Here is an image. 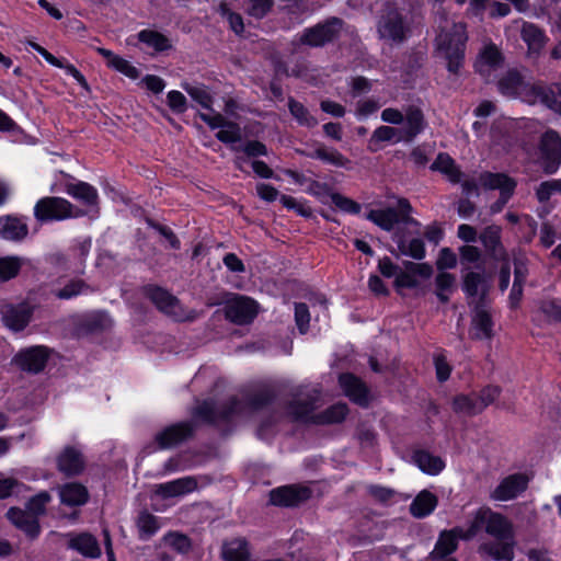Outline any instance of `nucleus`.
I'll return each mask as SVG.
<instances>
[{"mask_svg":"<svg viewBox=\"0 0 561 561\" xmlns=\"http://www.w3.org/2000/svg\"><path fill=\"white\" fill-rule=\"evenodd\" d=\"M503 55L494 44H489L479 53L474 62L476 71L489 79L493 71L503 65Z\"/></svg>","mask_w":561,"mask_h":561,"instance_id":"4be33fe9","label":"nucleus"},{"mask_svg":"<svg viewBox=\"0 0 561 561\" xmlns=\"http://www.w3.org/2000/svg\"><path fill=\"white\" fill-rule=\"evenodd\" d=\"M356 437L364 448H371L376 445L377 434L376 432L365 423H360L356 428Z\"/></svg>","mask_w":561,"mask_h":561,"instance_id":"e2e57ef3","label":"nucleus"},{"mask_svg":"<svg viewBox=\"0 0 561 561\" xmlns=\"http://www.w3.org/2000/svg\"><path fill=\"white\" fill-rule=\"evenodd\" d=\"M386 141H403V139H401L400 129L391 126H379L374 130L369 144L373 145ZM369 149L370 151H376L371 146H369Z\"/></svg>","mask_w":561,"mask_h":561,"instance_id":"3c124183","label":"nucleus"},{"mask_svg":"<svg viewBox=\"0 0 561 561\" xmlns=\"http://www.w3.org/2000/svg\"><path fill=\"white\" fill-rule=\"evenodd\" d=\"M379 39L390 45H403L412 35V24L405 9L396 0L386 1L379 10L377 23Z\"/></svg>","mask_w":561,"mask_h":561,"instance_id":"f257e3e1","label":"nucleus"},{"mask_svg":"<svg viewBox=\"0 0 561 561\" xmlns=\"http://www.w3.org/2000/svg\"><path fill=\"white\" fill-rule=\"evenodd\" d=\"M259 305L245 296H234L226 301L225 317L230 322L244 325L251 323L257 314Z\"/></svg>","mask_w":561,"mask_h":561,"instance_id":"1a4fd4ad","label":"nucleus"},{"mask_svg":"<svg viewBox=\"0 0 561 561\" xmlns=\"http://www.w3.org/2000/svg\"><path fill=\"white\" fill-rule=\"evenodd\" d=\"M515 546V538H492L479 545L478 553L483 561H513Z\"/></svg>","mask_w":561,"mask_h":561,"instance_id":"9b49d317","label":"nucleus"},{"mask_svg":"<svg viewBox=\"0 0 561 561\" xmlns=\"http://www.w3.org/2000/svg\"><path fill=\"white\" fill-rule=\"evenodd\" d=\"M66 192L68 195L80 201L87 206H92L99 210V195L98 191L87 182L68 183L66 184Z\"/></svg>","mask_w":561,"mask_h":561,"instance_id":"473e14b6","label":"nucleus"},{"mask_svg":"<svg viewBox=\"0 0 561 561\" xmlns=\"http://www.w3.org/2000/svg\"><path fill=\"white\" fill-rule=\"evenodd\" d=\"M558 95H561V87L559 84L546 85L534 83L527 88L526 101L529 103L539 101L561 116V101L558 100Z\"/></svg>","mask_w":561,"mask_h":561,"instance_id":"2eb2a0df","label":"nucleus"},{"mask_svg":"<svg viewBox=\"0 0 561 561\" xmlns=\"http://www.w3.org/2000/svg\"><path fill=\"white\" fill-rule=\"evenodd\" d=\"M142 294L157 307L159 311L175 321H194L198 317L197 311L193 309L186 310L178 297L163 287L146 285L142 287Z\"/></svg>","mask_w":561,"mask_h":561,"instance_id":"7ed1b4c3","label":"nucleus"},{"mask_svg":"<svg viewBox=\"0 0 561 561\" xmlns=\"http://www.w3.org/2000/svg\"><path fill=\"white\" fill-rule=\"evenodd\" d=\"M462 289L469 299H473V301H468L469 306L489 302L488 295L491 283L484 273L468 272L462 277Z\"/></svg>","mask_w":561,"mask_h":561,"instance_id":"ddd939ff","label":"nucleus"},{"mask_svg":"<svg viewBox=\"0 0 561 561\" xmlns=\"http://www.w3.org/2000/svg\"><path fill=\"white\" fill-rule=\"evenodd\" d=\"M195 427L191 421L175 423L157 433L154 440L161 449L172 448L192 438Z\"/></svg>","mask_w":561,"mask_h":561,"instance_id":"f8f14e48","label":"nucleus"},{"mask_svg":"<svg viewBox=\"0 0 561 561\" xmlns=\"http://www.w3.org/2000/svg\"><path fill=\"white\" fill-rule=\"evenodd\" d=\"M8 519L20 530L24 531L30 538L34 539L41 531V525L37 518L26 510L11 507L7 512Z\"/></svg>","mask_w":561,"mask_h":561,"instance_id":"393cba45","label":"nucleus"},{"mask_svg":"<svg viewBox=\"0 0 561 561\" xmlns=\"http://www.w3.org/2000/svg\"><path fill=\"white\" fill-rule=\"evenodd\" d=\"M197 481L192 477L178 479L157 486V494L163 497L179 496L196 490Z\"/></svg>","mask_w":561,"mask_h":561,"instance_id":"4c0bfd02","label":"nucleus"},{"mask_svg":"<svg viewBox=\"0 0 561 561\" xmlns=\"http://www.w3.org/2000/svg\"><path fill=\"white\" fill-rule=\"evenodd\" d=\"M461 527H455L450 530H443L439 534L438 540L431 552L430 558L433 561L445 559L447 556L456 551L458 540L461 539Z\"/></svg>","mask_w":561,"mask_h":561,"instance_id":"a878e982","label":"nucleus"},{"mask_svg":"<svg viewBox=\"0 0 561 561\" xmlns=\"http://www.w3.org/2000/svg\"><path fill=\"white\" fill-rule=\"evenodd\" d=\"M35 307L27 301L20 304L5 302L1 307V321L13 332L23 331L32 320Z\"/></svg>","mask_w":561,"mask_h":561,"instance_id":"6e6552de","label":"nucleus"},{"mask_svg":"<svg viewBox=\"0 0 561 561\" xmlns=\"http://www.w3.org/2000/svg\"><path fill=\"white\" fill-rule=\"evenodd\" d=\"M50 500V494L47 491H42L27 501L26 511L38 519L39 516L46 513V505Z\"/></svg>","mask_w":561,"mask_h":561,"instance_id":"864d4df0","label":"nucleus"},{"mask_svg":"<svg viewBox=\"0 0 561 561\" xmlns=\"http://www.w3.org/2000/svg\"><path fill=\"white\" fill-rule=\"evenodd\" d=\"M457 265V256L450 248H443L438 253V257L436 260V267L439 273L445 272V270L454 268Z\"/></svg>","mask_w":561,"mask_h":561,"instance_id":"338daca9","label":"nucleus"},{"mask_svg":"<svg viewBox=\"0 0 561 561\" xmlns=\"http://www.w3.org/2000/svg\"><path fill=\"white\" fill-rule=\"evenodd\" d=\"M274 398L275 393L272 389L263 388L252 393L248 398V403L253 410H259L270 404L274 400Z\"/></svg>","mask_w":561,"mask_h":561,"instance_id":"13d9d810","label":"nucleus"},{"mask_svg":"<svg viewBox=\"0 0 561 561\" xmlns=\"http://www.w3.org/2000/svg\"><path fill=\"white\" fill-rule=\"evenodd\" d=\"M60 501L68 506H80L88 502L89 492L87 488L77 482L64 484L59 489Z\"/></svg>","mask_w":561,"mask_h":561,"instance_id":"72a5a7b5","label":"nucleus"},{"mask_svg":"<svg viewBox=\"0 0 561 561\" xmlns=\"http://www.w3.org/2000/svg\"><path fill=\"white\" fill-rule=\"evenodd\" d=\"M435 294L442 304L449 301V294L456 288V276L448 272L438 273L435 277Z\"/></svg>","mask_w":561,"mask_h":561,"instance_id":"a18cd8bd","label":"nucleus"},{"mask_svg":"<svg viewBox=\"0 0 561 561\" xmlns=\"http://www.w3.org/2000/svg\"><path fill=\"white\" fill-rule=\"evenodd\" d=\"M528 477L525 473H513L504 478L492 491L494 501H510L516 499L528 486Z\"/></svg>","mask_w":561,"mask_h":561,"instance_id":"a211bd4d","label":"nucleus"},{"mask_svg":"<svg viewBox=\"0 0 561 561\" xmlns=\"http://www.w3.org/2000/svg\"><path fill=\"white\" fill-rule=\"evenodd\" d=\"M339 383L345 396H347L353 402L360 407H368V389L359 378L348 373L341 374L339 377Z\"/></svg>","mask_w":561,"mask_h":561,"instance_id":"b1692460","label":"nucleus"},{"mask_svg":"<svg viewBox=\"0 0 561 561\" xmlns=\"http://www.w3.org/2000/svg\"><path fill=\"white\" fill-rule=\"evenodd\" d=\"M311 495V491L306 486L285 485L273 489L270 492V502L276 506H298L307 501Z\"/></svg>","mask_w":561,"mask_h":561,"instance_id":"f3484780","label":"nucleus"},{"mask_svg":"<svg viewBox=\"0 0 561 561\" xmlns=\"http://www.w3.org/2000/svg\"><path fill=\"white\" fill-rule=\"evenodd\" d=\"M404 127L400 129L401 139L411 142L426 127V119L423 111L415 105H409L404 108L403 115Z\"/></svg>","mask_w":561,"mask_h":561,"instance_id":"aec40b11","label":"nucleus"},{"mask_svg":"<svg viewBox=\"0 0 561 561\" xmlns=\"http://www.w3.org/2000/svg\"><path fill=\"white\" fill-rule=\"evenodd\" d=\"M490 507H480L472 516L468 529L461 528V539L469 540L477 536L481 530L486 533Z\"/></svg>","mask_w":561,"mask_h":561,"instance_id":"37998d69","label":"nucleus"},{"mask_svg":"<svg viewBox=\"0 0 561 561\" xmlns=\"http://www.w3.org/2000/svg\"><path fill=\"white\" fill-rule=\"evenodd\" d=\"M501 388L499 386L489 385L484 387L477 397L479 405L483 411L486 407L492 404L501 394Z\"/></svg>","mask_w":561,"mask_h":561,"instance_id":"0e129e2a","label":"nucleus"},{"mask_svg":"<svg viewBox=\"0 0 561 561\" xmlns=\"http://www.w3.org/2000/svg\"><path fill=\"white\" fill-rule=\"evenodd\" d=\"M437 504V496L428 490H423L410 504V513L415 518H424L435 510Z\"/></svg>","mask_w":561,"mask_h":561,"instance_id":"e433bc0d","label":"nucleus"},{"mask_svg":"<svg viewBox=\"0 0 561 561\" xmlns=\"http://www.w3.org/2000/svg\"><path fill=\"white\" fill-rule=\"evenodd\" d=\"M182 87L185 92L204 108H211L213 98L204 85L184 83Z\"/></svg>","mask_w":561,"mask_h":561,"instance_id":"5fc2aeb1","label":"nucleus"},{"mask_svg":"<svg viewBox=\"0 0 561 561\" xmlns=\"http://www.w3.org/2000/svg\"><path fill=\"white\" fill-rule=\"evenodd\" d=\"M330 197L332 199V203L342 211L348 213V214H359L362 206L357 202L343 196L340 193H330Z\"/></svg>","mask_w":561,"mask_h":561,"instance_id":"bf43d9fd","label":"nucleus"},{"mask_svg":"<svg viewBox=\"0 0 561 561\" xmlns=\"http://www.w3.org/2000/svg\"><path fill=\"white\" fill-rule=\"evenodd\" d=\"M522 38L528 45L530 53L539 54L546 44L545 33L533 23H524L522 27Z\"/></svg>","mask_w":561,"mask_h":561,"instance_id":"a19ab883","label":"nucleus"},{"mask_svg":"<svg viewBox=\"0 0 561 561\" xmlns=\"http://www.w3.org/2000/svg\"><path fill=\"white\" fill-rule=\"evenodd\" d=\"M220 554L224 561H250L249 541L241 537L226 540L222 542Z\"/></svg>","mask_w":561,"mask_h":561,"instance_id":"cd10ccee","label":"nucleus"},{"mask_svg":"<svg viewBox=\"0 0 561 561\" xmlns=\"http://www.w3.org/2000/svg\"><path fill=\"white\" fill-rule=\"evenodd\" d=\"M344 21L336 16H331L311 27L304 30L299 37V44L312 48L323 47L339 38L343 30Z\"/></svg>","mask_w":561,"mask_h":561,"instance_id":"20e7f679","label":"nucleus"},{"mask_svg":"<svg viewBox=\"0 0 561 561\" xmlns=\"http://www.w3.org/2000/svg\"><path fill=\"white\" fill-rule=\"evenodd\" d=\"M290 394L291 400L286 409L294 420H302L316 409V402L319 397L317 391L306 392L304 387H297Z\"/></svg>","mask_w":561,"mask_h":561,"instance_id":"dca6fc26","label":"nucleus"},{"mask_svg":"<svg viewBox=\"0 0 561 561\" xmlns=\"http://www.w3.org/2000/svg\"><path fill=\"white\" fill-rule=\"evenodd\" d=\"M57 469L67 478L81 474L85 462L81 451L73 446H67L57 456Z\"/></svg>","mask_w":561,"mask_h":561,"instance_id":"6ab92c4d","label":"nucleus"},{"mask_svg":"<svg viewBox=\"0 0 561 561\" xmlns=\"http://www.w3.org/2000/svg\"><path fill=\"white\" fill-rule=\"evenodd\" d=\"M468 41L465 23H453L451 26L442 28L436 36V46L447 60L449 72L457 75L465 59L466 44Z\"/></svg>","mask_w":561,"mask_h":561,"instance_id":"f03ea898","label":"nucleus"},{"mask_svg":"<svg viewBox=\"0 0 561 561\" xmlns=\"http://www.w3.org/2000/svg\"><path fill=\"white\" fill-rule=\"evenodd\" d=\"M24 260L20 256L0 257V282H8L16 277L23 266Z\"/></svg>","mask_w":561,"mask_h":561,"instance_id":"8fccbe9b","label":"nucleus"},{"mask_svg":"<svg viewBox=\"0 0 561 561\" xmlns=\"http://www.w3.org/2000/svg\"><path fill=\"white\" fill-rule=\"evenodd\" d=\"M479 183L486 190H500L504 197L514 194L516 181L504 173L482 172L479 175Z\"/></svg>","mask_w":561,"mask_h":561,"instance_id":"bb28decb","label":"nucleus"},{"mask_svg":"<svg viewBox=\"0 0 561 561\" xmlns=\"http://www.w3.org/2000/svg\"><path fill=\"white\" fill-rule=\"evenodd\" d=\"M538 149L542 172L547 175L556 173L561 164V136L559 133L552 129L543 133Z\"/></svg>","mask_w":561,"mask_h":561,"instance_id":"0eeeda50","label":"nucleus"},{"mask_svg":"<svg viewBox=\"0 0 561 561\" xmlns=\"http://www.w3.org/2000/svg\"><path fill=\"white\" fill-rule=\"evenodd\" d=\"M348 414L346 403H336L324 411L313 415V423L319 425L339 424L342 423Z\"/></svg>","mask_w":561,"mask_h":561,"instance_id":"ea45409f","label":"nucleus"},{"mask_svg":"<svg viewBox=\"0 0 561 561\" xmlns=\"http://www.w3.org/2000/svg\"><path fill=\"white\" fill-rule=\"evenodd\" d=\"M489 302L473 304L469 336L471 340H491L494 336Z\"/></svg>","mask_w":561,"mask_h":561,"instance_id":"9d476101","label":"nucleus"},{"mask_svg":"<svg viewBox=\"0 0 561 561\" xmlns=\"http://www.w3.org/2000/svg\"><path fill=\"white\" fill-rule=\"evenodd\" d=\"M453 410L458 414L473 416L482 412L476 396L458 394L453 400Z\"/></svg>","mask_w":561,"mask_h":561,"instance_id":"de8ad7c7","label":"nucleus"},{"mask_svg":"<svg viewBox=\"0 0 561 561\" xmlns=\"http://www.w3.org/2000/svg\"><path fill=\"white\" fill-rule=\"evenodd\" d=\"M288 108L299 125L308 128H312L318 125V119L310 114L309 110L291 96L288 99Z\"/></svg>","mask_w":561,"mask_h":561,"instance_id":"09e8293b","label":"nucleus"},{"mask_svg":"<svg viewBox=\"0 0 561 561\" xmlns=\"http://www.w3.org/2000/svg\"><path fill=\"white\" fill-rule=\"evenodd\" d=\"M430 169L443 173L454 184L460 183L463 175L455 160L445 152L438 153Z\"/></svg>","mask_w":561,"mask_h":561,"instance_id":"c9c22d12","label":"nucleus"},{"mask_svg":"<svg viewBox=\"0 0 561 561\" xmlns=\"http://www.w3.org/2000/svg\"><path fill=\"white\" fill-rule=\"evenodd\" d=\"M68 546L87 558H99L101 556V549L96 538L88 533H82L73 537Z\"/></svg>","mask_w":561,"mask_h":561,"instance_id":"58836bf2","label":"nucleus"},{"mask_svg":"<svg viewBox=\"0 0 561 561\" xmlns=\"http://www.w3.org/2000/svg\"><path fill=\"white\" fill-rule=\"evenodd\" d=\"M556 192H561V180L543 181L536 188V197L539 203H547Z\"/></svg>","mask_w":561,"mask_h":561,"instance_id":"4d7b16f0","label":"nucleus"},{"mask_svg":"<svg viewBox=\"0 0 561 561\" xmlns=\"http://www.w3.org/2000/svg\"><path fill=\"white\" fill-rule=\"evenodd\" d=\"M139 42L152 47L156 51L161 53L172 48L171 41L158 31L142 30L138 33Z\"/></svg>","mask_w":561,"mask_h":561,"instance_id":"c03bdc74","label":"nucleus"},{"mask_svg":"<svg viewBox=\"0 0 561 561\" xmlns=\"http://www.w3.org/2000/svg\"><path fill=\"white\" fill-rule=\"evenodd\" d=\"M137 526L139 528L140 535L148 538L152 536L158 529L157 517L147 511H144L137 518Z\"/></svg>","mask_w":561,"mask_h":561,"instance_id":"6e6d98bb","label":"nucleus"},{"mask_svg":"<svg viewBox=\"0 0 561 561\" xmlns=\"http://www.w3.org/2000/svg\"><path fill=\"white\" fill-rule=\"evenodd\" d=\"M216 137L225 144H233L241 140V130L237 123L228 122L227 125L216 134Z\"/></svg>","mask_w":561,"mask_h":561,"instance_id":"680f3d73","label":"nucleus"},{"mask_svg":"<svg viewBox=\"0 0 561 561\" xmlns=\"http://www.w3.org/2000/svg\"><path fill=\"white\" fill-rule=\"evenodd\" d=\"M411 213L412 206L410 202L407 198H401L398 202V209L392 207L371 209L366 215V218L386 231H391L399 222L420 227V222L410 216Z\"/></svg>","mask_w":561,"mask_h":561,"instance_id":"39448f33","label":"nucleus"},{"mask_svg":"<svg viewBox=\"0 0 561 561\" xmlns=\"http://www.w3.org/2000/svg\"><path fill=\"white\" fill-rule=\"evenodd\" d=\"M530 84H525L520 73L516 70H510L499 80L497 87L502 94L506 96H517L523 94L526 100L527 88Z\"/></svg>","mask_w":561,"mask_h":561,"instance_id":"2f4dec72","label":"nucleus"},{"mask_svg":"<svg viewBox=\"0 0 561 561\" xmlns=\"http://www.w3.org/2000/svg\"><path fill=\"white\" fill-rule=\"evenodd\" d=\"M48 356L49 354L46 347L34 346L20 352L14 359L21 369L37 374L46 366Z\"/></svg>","mask_w":561,"mask_h":561,"instance_id":"5701e85b","label":"nucleus"},{"mask_svg":"<svg viewBox=\"0 0 561 561\" xmlns=\"http://www.w3.org/2000/svg\"><path fill=\"white\" fill-rule=\"evenodd\" d=\"M112 325V320L106 312H94L85 317L80 327L87 333H98L107 330Z\"/></svg>","mask_w":561,"mask_h":561,"instance_id":"49530a36","label":"nucleus"},{"mask_svg":"<svg viewBox=\"0 0 561 561\" xmlns=\"http://www.w3.org/2000/svg\"><path fill=\"white\" fill-rule=\"evenodd\" d=\"M242 405L237 398H231L219 411L215 410L211 401H204L195 408L194 415L205 422L214 423L218 420L229 421L233 415L241 413Z\"/></svg>","mask_w":561,"mask_h":561,"instance_id":"4468645a","label":"nucleus"},{"mask_svg":"<svg viewBox=\"0 0 561 561\" xmlns=\"http://www.w3.org/2000/svg\"><path fill=\"white\" fill-rule=\"evenodd\" d=\"M393 240L397 243L400 254L410 256L414 260H422L425 257V244L422 239L413 238L408 241L404 230L398 229L393 233Z\"/></svg>","mask_w":561,"mask_h":561,"instance_id":"7c9ffc66","label":"nucleus"},{"mask_svg":"<svg viewBox=\"0 0 561 561\" xmlns=\"http://www.w3.org/2000/svg\"><path fill=\"white\" fill-rule=\"evenodd\" d=\"M295 321L301 334H305L309 329L310 313L308 306L304 302L295 304Z\"/></svg>","mask_w":561,"mask_h":561,"instance_id":"69168bd1","label":"nucleus"},{"mask_svg":"<svg viewBox=\"0 0 561 561\" xmlns=\"http://www.w3.org/2000/svg\"><path fill=\"white\" fill-rule=\"evenodd\" d=\"M486 534L492 538L508 539L515 538L513 523L503 514L490 510Z\"/></svg>","mask_w":561,"mask_h":561,"instance_id":"c85d7f7f","label":"nucleus"},{"mask_svg":"<svg viewBox=\"0 0 561 561\" xmlns=\"http://www.w3.org/2000/svg\"><path fill=\"white\" fill-rule=\"evenodd\" d=\"M28 233L27 225L15 216L0 217V236L10 241H21Z\"/></svg>","mask_w":561,"mask_h":561,"instance_id":"c756f323","label":"nucleus"},{"mask_svg":"<svg viewBox=\"0 0 561 561\" xmlns=\"http://www.w3.org/2000/svg\"><path fill=\"white\" fill-rule=\"evenodd\" d=\"M412 461L426 474L436 476L445 468L444 460L431 453L417 449L412 454Z\"/></svg>","mask_w":561,"mask_h":561,"instance_id":"f704fd0d","label":"nucleus"},{"mask_svg":"<svg viewBox=\"0 0 561 561\" xmlns=\"http://www.w3.org/2000/svg\"><path fill=\"white\" fill-rule=\"evenodd\" d=\"M297 152L312 159H320L335 167H345L350 162V160L336 149L329 150L322 145L318 146L312 152H307L299 149Z\"/></svg>","mask_w":561,"mask_h":561,"instance_id":"79ce46f5","label":"nucleus"},{"mask_svg":"<svg viewBox=\"0 0 561 561\" xmlns=\"http://www.w3.org/2000/svg\"><path fill=\"white\" fill-rule=\"evenodd\" d=\"M89 289L83 279H71L64 287L54 290L55 297L61 300L70 299Z\"/></svg>","mask_w":561,"mask_h":561,"instance_id":"603ef678","label":"nucleus"},{"mask_svg":"<svg viewBox=\"0 0 561 561\" xmlns=\"http://www.w3.org/2000/svg\"><path fill=\"white\" fill-rule=\"evenodd\" d=\"M502 229L500 226L490 225L480 233V241L486 253L495 261H507L508 254L501 241Z\"/></svg>","mask_w":561,"mask_h":561,"instance_id":"412c9836","label":"nucleus"},{"mask_svg":"<svg viewBox=\"0 0 561 561\" xmlns=\"http://www.w3.org/2000/svg\"><path fill=\"white\" fill-rule=\"evenodd\" d=\"M165 540L179 553H187L192 549L191 539L182 534H170Z\"/></svg>","mask_w":561,"mask_h":561,"instance_id":"774afa93","label":"nucleus"},{"mask_svg":"<svg viewBox=\"0 0 561 561\" xmlns=\"http://www.w3.org/2000/svg\"><path fill=\"white\" fill-rule=\"evenodd\" d=\"M247 13L255 19H263L273 8L274 0H248Z\"/></svg>","mask_w":561,"mask_h":561,"instance_id":"052dcab7","label":"nucleus"},{"mask_svg":"<svg viewBox=\"0 0 561 561\" xmlns=\"http://www.w3.org/2000/svg\"><path fill=\"white\" fill-rule=\"evenodd\" d=\"M84 211L61 197H44L34 207V216L38 221L62 220L71 217L83 216Z\"/></svg>","mask_w":561,"mask_h":561,"instance_id":"423d86ee","label":"nucleus"}]
</instances>
